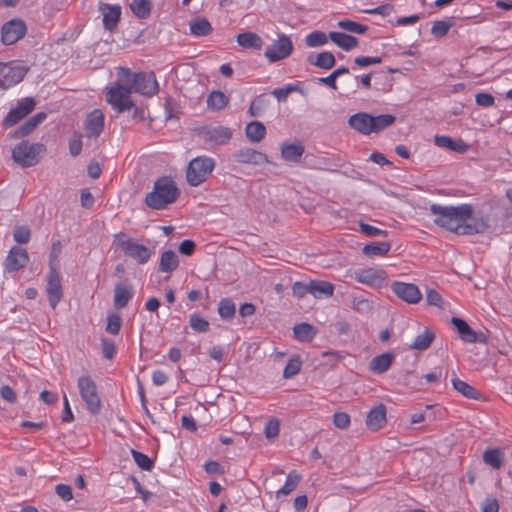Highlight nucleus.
I'll return each mask as SVG.
<instances>
[{
    "mask_svg": "<svg viewBox=\"0 0 512 512\" xmlns=\"http://www.w3.org/2000/svg\"><path fill=\"white\" fill-rule=\"evenodd\" d=\"M430 212L435 216L434 223L437 226L458 235L479 234L487 229V224L482 218L473 217V207L470 204H432Z\"/></svg>",
    "mask_w": 512,
    "mask_h": 512,
    "instance_id": "f257e3e1",
    "label": "nucleus"
},
{
    "mask_svg": "<svg viewBox=\"0 0 512 512\" xmlns=\"http://www.w3.org/2000/svg\"><path fill=\"white\" fill-rule=\"evenodd\" d=\"M180 196L175 181L171 177L163 176L154 182L153 189L145 197V204L154 210L165 209L174 203Z\"/></svg>",
    "mask_w": 512,
    "mask_h": 512,
    "instance_id": "f03ea898",
    "label": "nucleus"
},
{
    "mask_svg": "<svg viewBox=\"0 0 512 512\" xmlns=\"http://www.w3.org/2000/svg\"><path fill=\"white\" fill-rule=\"evenodd\" d=\"M117 77L125 84H129L132 92L146 97H152L158 92V83L154 73H134L129 68L120 67Z\"/></svg>",
    "mask_w": 512,
    "mask_h": 512,
    "instance_id": "7ed1b4c3",
    "label": "nucleus"
},
{
    "mask_svg": "<svg viewBox=\"0 0 512 512\" xmlns=\"http://www.w3.org/2000/svg\"><path fill=\"white\" fill-rule=\"evenodd\" d=\"M77 387L89 413L98 415L102 408V401L95 381L85 374L78 378Z\"/></svg>",
    "mask_w": 512,
    "mask_h": 512,
    "instance_id": "20e7f679",
    "label": "nucleus"
},
{
    "mask_svg": "<svg viewBox=\"0 0 512 512\" xmlns=\"http://www.w3.org/2000/svg\"><path fill=\"white\" fill-rule=\"evenodd\" d=\"M45 150V145L42 143L30 144L28 141H22L12 150V158L24 168L32 167L39 162Z\"/></svg>",
    "mask_w": 512,
    "mask_h": 512,
    "instance_id": "39448f33",
    "label": "nucleus"
},
{
    "mask_svg": "<svg viewBox=\"0 0 512 512\" xmlns=\"http://www.w3.org/2000/svg\"><path fill=\"white\" fill-rule=\"evenodd\" d=\"M215 167L214 159L199 156L192 159L186 170V179L189 185L196 187L202 184L212 173Z\"/></svg>",
    "mask_w": 512,
    "mask_h": 512,
    "instance_id": "423d86ee",
    "label": "nucleus"
},
{
    "mask_svg": "<svg viewBox=\"0 0 512 512\" xmlns=\"http://www.w3.org/2000/svg\"><path fill=\"white\" fill-rule=\"evenodd\" d=\"M131 88L117 77L116 82L109 88L106 94L107 102L118 112L131 110L134 106L131 100Z\"/></svg>",
    "mask_w": 512,
    "mask_h": 512,
    "instance_id": "0eeeda50",
    "label": "nucleus"
},
{
    "mask_svg": "<svg viewBox=\"0 0 512 512\" xmlns=\"http://www.w3.org/2000/svg\"><path fill=\"white\" fill-rule=\"evenodd\" d=\"M293 49L290 37L282 33L278 35L277 40L266 48L264 55L270 63H275L288 58Z\"/></svg>",
    "mask_w": 512,
    "mask_h": 512,
    "instance_id": "6e6552de",
    "label": "nucleus"
},
{
    "mask_svg": "<svg viewBox=\"0 0 512 512\" xmlns=\"http://www.w3.org/2000/svg\"><path fill=\"white\" fill-rule=\"evenodd\" d=\"M118 245L127 257L142 265L146 264L153 255V251L150 248L138 243L133 238L120 240Z\"/></svg>",
    "mask_w": 512,
    "mask_h": 512,
    "instance_id": "1a4fd4ad",
    "label": "nucleus"
},
{
    "mask_svg": "<svg viewBox=\"0 0 512 512\" xmlns=\"http://www.w3.org/2000/svg\"><path fill=\"white\" fill-rule=\"evenodd\" d=\"M27 73L23 66L0 62V88L7 89L21 82Z\"/></svg>",
    "mask_w": 512,
    "mask_h": 512,
    "instance_id": "9d476101",
    "label": "nucleus"
},
{
    "mask_svg": "<svg viewBox=\"0 0 512 512\" xmlns=\"http://www.w3.org/2000/svg\"><path fill=\"white\" fill-rule=\"evenodd\" d=\"M27 32L26 24L19 18L5 22L1 28V42L8 46L22 39Z\"/></svg>",
    "mask_w": 512,
    "mask_h": 512,
    "instance_id": "9b49d317",
    "label": "nucleus"
},
{
    "mask_svg": "<svg viewBox=\"0 0 512 512\" xmlns=\"http://www.w3.org/2000/svg\"><path fill=\"white\" fill-rule=\"evenodd\" d=\"M46 293L52 309H55L63 297L61 276L55 264H51L47 275Z\"/></svg>",
    "mask_w": 512,
    "mask_h": 512,
    "instance_id": "f8f14e48",
    "label": "nucleus"
},
{
    "mask_svg": "<svg viewBox=\"0 0 512 512\" xmlns=\"http://www.w3.org/2000/svg\"><path fill=\"white\" fill-rule=\"evenodd\" d=\"M36 102L32 97H26L19 101L17 105L12 108L5 119L3 120V126L9 128L17 124L27 115H29L35 108Z\"/></svg>",
    "mask_w": 512,
    "mask_h": 512,
    "instance_id": "ddd939ff",
    "label": "nucleus"
},
{
    "mask_svg": "<svg viewBox=\"0 0 512 512\" xmlns=\"http://www.w3.org/2000/svg\"><path fill=\"white\" fill-rule=\"evenodd\" d=\"M391 290L398 298L409 304H416L422 298V294L415 284L396 281L392 283Z\"/></svg>",
    "mask_w": 512,
    "mask_h": 512,
    "instance_id": "4468645a",
    "label": "nucleus"
},
{
    "mask_svg": "<svg viewBox=\"0 0 512 512\" xmlns=\"http://www.w3.org/2000/svg\"><path fill=\"white\" fill-rule=\"evenodd\" d=\"M98 10L103 15L104 29L113 32L121 19V6L119 4L100 3Z\"/></svg>",
    "mask_w": 512,
    "mask_h": 512,
    "instance_id": "2eb2a0df",
    "label": "nucleus"
},
{
    "mask_svg": "<svg viewBox=\"0 0 512 512\" xmlns=\"http://www.w3.org/2000/svg\"><path fill=\"white\" fill-rule=\"evenodd\" d=\"M29 262V255L26 249L13 246L5 259L4 267L8 272H15L24 268Z\"/></svg>",
    "mask_w": 512,
    "mask_h": 512,
    "instance_id": "dca6fc26",
    "label": "nucleus"
},
{
    "mask_svg": "<svg viewBox=\"0 0 512 512\" xmlns=\"http://www.w3.org/2000/svg\"><path fill=\"white\" fill-rule=\"evenodd\" d=\"M201 134L205 142L214 146H220L230 141L233 132L228 127L218 125L204 129Z\"/></svg>",
    "mask_w": 512,
    "mask_h": 512,
    "instance_id": "f3484780",
    "label": "nucleus"
},
{
    "mask_svg": "<svg viewBox=\"0 0 512 512\" xmlns=\"http://www.w3.org/2000/svg\"><path fill=\"white\" fill-rule=\"evenodd\" d=\"M233 159L239 164H250L254 166L269 163V159L266 154L249 147L237 150L233 154Z\"/></svg>",
    "mask_w": 512,
    "mask_h": 512,
    "instance_id": "a211bd4d",
    "label": "nucleus"
},
{
    "mask_svg": "<svg viewBox=\"0 0 512 512\" xmlns=\"http://www.w3.org/2000/svg\"><path fill=\"white\" fill-rule=\"evenodd\" d=\"M352 278L358 283L368 286H380L384 280L383 273L373 268L355 270Z\"/></svg>",
    "mask_w": 512,
    "mask_h": 512,
    "instance_id": "6ab92c4d",
    "label": "nucleus"
},
{
    "mask_svg": "<svg viewBox=\"0 0 512 512\" xmlns=\"http://www.w3.org/2000/svg\"><path fill=\"white\" fill-rule=\"evenodd\" d=\"M104 129V114L99 109L90 112L85 120V130L88 137L97 138Z\"/></svg>",
    "mask_w": 512,
    "mask_h": 512,
    "instance_id": "aec40b11",
    "label": "nucleus"
},
{
    "mask_svg": "<svg viewBox=\"0 0 512 512\" xmlns=\"http://www.w3.org/2000/svg\"><path fill=\"white\" fill-rule=\"evenodd\" d=\"M451 323L459 334L461 340L465 343H476L482 342V339L479 338V335L476 331H474L468 323L458 317H452Z\"/></svg>",
    "mask_w": 512,
    "mask_h": 512,
    "instance_id": "412c9836",
    "label": "nucleus"
},
{
    "mask_svg": "<svg viewBox=\"0 0 512 512\" xmlns=\"http://www.w3.org/2000/svg\"><path fill=\"white\" fill-rule=\"evenodd\" d=\"M371 121L372 115L366 112H358L350 116L348 124L355 131L363 135H370L372 133V129L370 128Z\"/></svg>",
    "mask_w": 512,
    "mask_h": 512,
    "instance_id": "4be33fe9",
    "label": "nucleus"
},
{
    "mask_svg": "<svg viewBox=\"0 0 512 512\" xmlns=\"http://www.w3.org/2000/svg\"><path fill=\"white\" fill-rule=\"evenodd\" d=\"M434 143L436 146L448 149L457 153H466L469 149V145L462 139L454 140L446 135H436L434 137Z\"/></svg>",
    "mask_w": 512,
    "mask_h": 512,
    "instance_id": "5701e85b",
    "label": "nucleus"
},
{
    "mask_svg": "<svg viewBox=\"0 0 512 512\" xmlns=\"http://www.w3.org/2000/svg\"><path fill=\"white\" fill-rule=\"evenodd\" d=\"M47 118L46 112H39L11 133V138H22L31 134Z\"/></svg>",
    "mask_w": 512,
    "mask_h": 512,
    "instance_id": "b1692460",
    "label": "nucleus"
},
{
    "mask_svg": "<svg viewBox=\"0 0 512 512\" xmlns=\"http://www.w3.org/2000/svg\"><path fill=\"white\" fill-rule=\"evenodd\" d=\"M386 423V408L379 404L372 408L366 417V425L370 430L376 431L382 428Z\"/></svg>",
    "mask_w": 512,
    "mask_h": 512,
    "instance_id": "393cba45",
    "label": "nucleus"
},
{
    "mask_svg": "<svg viewBox=\"0 0 512 512\" xmlns=\"http://www.w3.org/2000/svg\"><path fill=\"white\" fill-rule=\"evenodd\" d=\"M281 157L287 162L298 163L305 152V147L300 142L283 143L280 148Z\"/></svg>",
    "mask_w": 512,
    "mask_h": 512,
    "instance_id": "a878e982",
    "label": "nucleus"
},
{
    "mask_svg": "<svg viewBox=\"0 0 512 512\" xmlns=\"http://www.w3.org/2000/svg\"><path fill=\"white\" fill-rule=\"evenodd\" d=\"M133 295L134 291L130 285L118 283L114 289V306L117 309L126 307Z\"/></svg>",
    "mask_w": 512,
    "mask_h": 512,
    "instance_id": "bb28decb",
    "label": "nucleus"
},
{
    "mask_svg": "<svg viewBox=\"0 0 512 512\" xmlns=\"http://www.w3.org/2000/svg\"><path fill=\"white\" fill-rule=\"evenodd\" d=\"M310 294L315 298L331 297L334 293V285L328 281L310 280Z\"/></svg>",
    "mask_w": 512,
    "mask_h": 512,
    "instance_id": "cd10ccee",
    "label": "nucleus"
},
{
    "mask_svg": "<svg viewBox=\"0 0 512 512\" xmlns=\"http://www.w3.org/2000/svg\"><path fill=\"white\" fill-rule=\"evenodd\" d=\"M393 359L394 356L391 353H383L375 356L369 363V369L374 374H382L390 368Z\"/></svg>",
    "mask_w": 512,
    "mask_h": 512,
    "instance_id": "c85d7f7f",
    "label": "nucleus"
},
{
    "mask_svg": "<svg viewBox=\"0 0 512 512\" xmlns=\"http://www.w3.org/2000/svg\"><path fill=\"white\" fill-rule=\"evenodd\" d=\"M328 37L333 43L345 51H350L358 45V39L356 37L342 32H330Z\"/></svg>",
    "mask_w": 512,
    "mask_h": 512,
    "instance_id": "c756f323",
    "label": "nucleus"
},
{
    "mask_svg": "<svg viewBox=\"0 0 512 512\" xmlns=\"http://www.w3.org/2000/svg\"><path fill=\"white\" fill-rule=\"evenodd\" d=\"M307 62L316 67L328 70L335 66V57L331 52L325 51L317 55H309Z\"/></svg>",
    "mask_w": 512,
    "mask_h": 512,
    "instance_id": "7c9ffc66",
    "label": "nucleus"
},
{
    "mask_svg": "<svg viewBox=\"0 0 512 512\" xmlns=\"http://www.w3.org/2000/svg\"><path fill=\"white\" fill-rule=\"evenodd\" d=\"M179 266V258L173 250H166L162 253L158 270L164 273H171Z\"/></svg>",
    "mask_w": 512,
    "mask_h": 512,
    "instance_id": "2f4dec72",
    "label": "nucleus"
},
{
    "mask_svg": "<svg viewBox=\"0 0 512 512\" xmlns=\"http://www.w3.org/2000/svg\"><path fill=\"white\" fill-rule=\"evenodd\" d=\"M245 135L249 141L258 143L264 139L266 135V127L260 121H252L246 125Z\"/></svg>",
    "mask_w": 512,
    "mask_h": 512,
    "instance_id": "473e14b6",
    "label": "nucleus"
},
{
    "mask_svg": "<svg viewBox=\"0 0 512 512\" xmlns=\"http://www.w3.org/2000/svg\"><path fill=\"white\" fill-rule=\"evenodd\" d=\"M237 43L246 49L260 50L263 45L261 37L253 32L240 33L237 36Z\"/></svg>",
    "mask_w": 512,
    "mask_h": 512,
    "instance_id": "72a5a7b5",
    "label": "nucleus"
},
{
    "mask_svg": "<svg viewBox=\"0 0 512 512\" xmlns=\"http://www.w3.org/2000/svg\"><path fill=\"white\" fill-rule=\"evenodd\" d=\"M294 337L302 342H309L317 334V328L308 323L296 324L293 328Z\"/></svg>",
    "mask_w": 512,
    "mask_h": 512,
    "instance_id": "f704fd0d",
    "label": "nucleus"
},
{
    "mask_svg": "<svg viewBox=\"0 0 512 512\" xmlns=\"http://www.w3.org/2000/svg\"><path fill=\"white\" fill-rule=\"evenodd\" d=\"M505 454L499 448L487 449L483 453V461L493 469H500L504 463Z\"/></svg>",
    "mask_w": 512,
    "mask_h": 512,
    "instance_id": "c9c22d12",
    "label": "nucleus"
},
{
    "mask_svg": "<svg viewBox=\"0 0 512 512\" xmlns=\"http://www.w3.org/2000/svg\"><path fill=\"white\" fill-rule=\"evenodd\" d=\"M435 338V333L426 328L421 334H418L410 345V349L424 351L428 349Z\"/></svg>",
    "mask_w": 512,
    "mask_h": 512,
    "instance_id": "e433bc0d",
    "label": "nucleus"
},
{
    "mask_svg": "<svg viewBox=\"0 0 512 512\" xmlns=\"http://www.w3.org/2000/svg\"><path fill=\"white\" fill-rule=\"evenodd\" d=\"M390 249V242H371L363 247L362 252L368 257H377L387 255Z\"/></svg>",
    "mask_w": 512,
    "mask_h": 512,
    "instance_id": "4c0bfd02",
    "label": "nucleus"
},
{
    "mask_svg": "<svg viewBox=\"0 0 512 512\" xmlns=\"http://www.w3.org/2000/svg\"><path fill=\"white\" fill-rule=\"evenodd\" d=\"M129 8L137 18L147 19L151 14L152 2L150 0H132Z\"/></svg>",
    "mask_w": 512,
    "mask_h": 512,
    "instance_id": "58836bf2",
    "label": "nucleus"
},
{
    "mask_svg": "<svg viewBox=\"0 0 512 512\" xmlns=\"http://www.w3.org/2000/svg\"><path fill=\"white\" fill-rule=\"evenodd\" d=\"M189 26L190 33L197 37L207 36L212 32V26L206 18L198 17L193 19Z\"/></svg>",
    "mask_w": 512,
    "mask_h": 512,
    "instance_id": "ea45409f",
    "label": "nucleus"
},
{
    "mask_svg": "<svg viewBox=\"0 0 512 512\" xmlns=\"http://www.w3.org/2000/svg\"><path fill=\"white\" fill-rule=\"evenodd\" d=\"M396 121V117L391 114H381L377 116H372L371 126L372 133H378L391 125H393Z\"/></svg>",
    "mask_w": 512,
    "mask_h": 512,
    "instance_id": "a19ab883",
    "label": "nucleus"
},
{
    "mask_svg": "<svg viewBox=\"0 0 512 512\" xmlns=\"http://www.w3.org/2000/svg\"><path fill=\"white\" fill-rule=\"evenodd\" d=\"M236 313V305L231 298H223L218 303V314L223 320H231Z\"/></svg>",
    "mask_w": 512,
    "mask_h": 512,
    "instance_id": "79ce46f5",
    "label": "nucleus"
},
{
    "mask_svg": "<svg viewBox=\"0 0 512 512\" xmlns=\"http://www.w3.org/2000/svg\"><path fill=\"white\" fill-rule=\"evenodd\" d=\"M452 385L455 390H457L459 393H461L463 396L469 399H478L479 392L472 387L470 384L466 383L465 381H462L458 378L452 379Z\"/></svg>",
    "mask_w": 512,
    "mask_h": 512,
    "instance_id": "37998d69",
    "label": "nucleus"
},
{
    "mask_svg": "<svg viewBox=\"0 0 512 512\" xmlns=\"http://www.w3.org/2000/svg\"><path fill=\"white\" fill-rule=\"evenodd\" d=\"M189 325L196 333H206L210 329V323L199 313H192L189 319Z\"/></svg>",
    "mask_w": 512,
    "mask_h": 512,
    "instance_id": "c03bdc74",
    "label": "nucleus"
},
{
    "mask_svg": "<svg viewBox=\"0 0 512 512\" xmlns=\"http://www.w3.org/2000/svg\"><path fill=\"white\" fill-rule=\"evenodd\" d=\"M228 103V98L221 91H213L207 98V105L214 110L223 109Z\"/></svg>",
    "mask_w": 512,
    "mask_h": 512,
    "instance_id": "a18cd8bd",
    "label": "nucleus"
},
{
    "mask_svg": "<svg viewBox=\"0 0 512 512\" xmlns=\"http://www.w3.org/2000/svg\"><path fill=\"white\" fill-rule=\"evenodd\" d=\"M300 482V476L295 472L291 471L287 477L285 484L278 490L277 495H288L296 489Z\"/></svg>",
    "mask_w": 512,
    "mask_h": 512,
    "instance_id": "49530a36",
    "label": "nucleus"
},
{
    "mask_svg": "<svg viewBox=\"0 0 512 512\" xmlns=\"http://www.w3.org/2000/svg\"><path fill=\"white\" fill-rule=\"evenodd\" d=\"M131 455L133 460L137 464L139 468L144 471H151L154 467V462L151 458H149L146 454L139 452L135 449L131 450Z\"/></svg>",
    "mask_w": 512,
    "mask_h": 512,
    "instance_id": "de8ad7c7",
    "label": "nucleus"
},
{
    "mask_svg": "<svg viewBox=\"0 0 512 512\" xmlns=\"http://www.w3.org/2000/svg\"><path fill=\"white\" fill-rule=\"evenodd\" d=\"M328 37L324 32L313 31L309 33L305 38V43L308 47H320L327 43Z\"/></svg>",
    "mask_w": 512,
    "mask_h": 512,
    "instance_id": "09e8293b",
    "label": "nucleus"
},
{
    "mask_svg": "<svg viewBox=\"0 0 512 512\" xmlns=\"http://www.w3.org/2000/svg\"><path fill=\"white\" fill-rule=\"evenodd\" d=\"M302 362L298 356H294L289 359L288 363L286 364L284 371H283V377L285 379H289L297 375L301 370Z\"/></svg>",
    "mask_w": 512,
    "mask_h": 512,
    "instance_id": "8fccbe9b",
    "label": "nucleus"
},
{
    "mask_svg": "<svg viewBox=\"0 0 512 512\" xmlns=\"http://www.w3.org/2000/svg\"><path fill=\"white\" fill-rule=\"evenodd\" d=\"M338 26L343 30L356 34H364L368 31L367 26L349 19L340 20Z\"/></svg>",
    "mask_w": 512,
    "mask_h": 512,
    "instance_id": "3c124183",
    "label": "nucleus"
},
{
    "mask_svg": "<svg viewBox=\"0 0 512 512\" xmlns=\"http://www.w3.org/2000/svg\"><path fill=\"white\" fill-rule=\"evenodd\" d=\"M360 231L368 237H387L388 231L379 229L370 224L360 222L359 223Z\"/></svg>",
    "mask_w": 512,
    "mask_h": 512,
    "instance_id": "603ef678",
    "label": "nucleus"
},
{
    "mask_svg": "<svg viewBox=\"0 0 512 512\" xmlns=\"http://www.w3.org/2000/svg\"><path fill=\"white\" fill-rule=\"evenodd\" d=\"M352 308L359 313H369L372 310V303L362 296L354 297L352 300Z\"/></svg>",
    "mask_w": 512,
    "mask_h": 512,
    "instance_id": "864d4df0",
    "label": "nucleus"
},
{
    "mask_svg": "<svg viewBox=\"0 0 512 512\" xmlns=\"http://www.w3.org/2000/svg\"><path fill=\"white\" fill-rule=\"evenodd\" d=\"M121 317L118 314H110L107 317L106 331L110 334L117 335L121 329Z\"/></svg>",
    "mask_w": 512,
    "mask_h": 512,
    "instance_id": "5fc2aeb1",
    "label": "nucleus"
},
{
    "mask_svg": "<svg viewBox=\"0 0 512 512\" xmlns=\"http://www.w3.org/2000/svg\"><path fill=\"white\" fill-rule=\"evenodd\" d=\"M14 240L19 244H26L29 242L31 233L30 229L26 226H17L13 232Z\"/></svg>",
    "mask_w": 512,
    "mask_h": 512,
    "instance_id": "6e6d98bb",
    "label": "nucleus"
},
{
    "mask_svg": "<svg viewBox=\"0 0 512 512\" xmlns=\"http://www.w3.org/2000/svg\"><path fill=\"white\" fill-rule=\"evenodd\" d=\"M265 436L267 439H274L279 435L280 423L277 419H269L265 424Z\"/></svg>",
    "mask_w": 512,
    "mask_h": 512,
    "instance_id": "4d7b16f0",
    "label": "nucleus"
},
{
    "mask_svg": "<svg viewBox=\"0 0 512 512\" xmlns=\"http://www.w3.org/2000/svg\"><path fill=\"white\" fill-rule=\"evenodd\" d=\"M452 24L446 21H435L431 28V33L436 37H443L447 35L450 30Z\"/></svg>",
    "mask_w": 512,
    "mask_h": 512,
    "instance_id": "13d9d810",
    "label": "nucleus"
},
{
    "mask_svg": "<svg viewBox=\"0 0 512 512\" xmlns=\"http://www.w3.org/2000/svg\"><path fill=\"white\" fill-rule=\"evenodd\" d=\"M101 345H102L103 356L106 359L111 360L116 353V347H115L114 342L110 339L102 338Z\"/></svg>",
    "mask_w": 512,
    "mask_h": 512,
    "instance_id": "bf43d9fd",
    "label": "nucleus"
},
{
    "mask_svg": "<svg viewBox=\"0 0 512 512\" xmlns=\"http://www.w3.org/2000/svg\"><path fill=\"white\" fill-rule=\"evenodd\" d=\"M333 424L339 429H346L350 425V416L345 412H337L333 415Z\"/></svg>",
    "mask_w": 512,
    "mask_h": 512,
    "instance_id": "052dcab7",
    "label": "nucleus"
},
{
    "mask_svg": "<svg viewBox=\"0 0 512 512\" xmlns=\"http://www.w3.org/2000/svg\"><path fill=\"white\" fill-rule=\"evenodd\" d=\"M475 102L478 106H481V107H491L495 103V98L490 93L481 92V93L476 94Z\"/></svg>",
    "mask_w": 512,
    "mask_h": 512,
    "instance_id": "680f3d73",
    "label": "nucleus"
},
{
    "mask_svg": "<svg viewBox=\"0 0 512 512\" xmlns=\"http://www.w3.org/2000/svg\"><path fill=\"white\" fill-rule=\"evenodd\" d=\"M293 296L303 298L306 294H310L309 282L297 281L292 285Z\"/></svg>",
    "mask_w": 512,
    "mask_h": 512,
    "instance_id": "e2e57ef3",
    "label": "nucleus"
},
{
    "mask_svg": "<svg viewBox=\"0 0 512 512\" xmlns=\"http://www.w3.org/2000/svg\"><path fill=\"white\" fill-rule=\"evenodd\" d=\"M0 396L1 398L10 403V404H14L16 403L17 401V395H16V392L14 391V389L12 387H10L9 385H3L1 388H0Z\"/></svg>",
    "mask_w": 512,
    "mask_h": 512,
    "instance_id": "0e129e2a",
    "label": "nucleus"
},
{
    "mask_svg": "<svg viewBox=\"0 0 512 512\" xmlns=\"http://www.w3.org/2000/svg\"><path fill=\"white\" fill-rule=\"evenodd\" d=\"M204 470L210 475H222L225 472L222 465L219 462L213 460L205 463Z\"/></svg>",
    "mask_w": 512,
    "mask_h": 512,
    "instance_id": "69168bd1",
    "label": "nucleus"
},
{
    "mask_svg": "<svg viewBox=\"0 0 512 512\" xmlns=\"http://www.w3.org/2000/svg\"><path fill=\"white\" fill-rule=\"evenodd\" d=\"M56 494L64 501H70L73 498L72 488L66 484H58L55 487Z\"/></svg>",
    "mask_w": 512,
    "mask_h": 512,
    "instance_id": "338daca9",
    "label": "nucleus"
},
{
    "mask_svg": "<svg viewBox=\"0 0 512 512\" xmlns=\"http://www.w3.org/2000/svg\"><path fill=\"white\" fill-rule=\"evenodd\" d=\"M482 512H499V503L496 498L487 497L483 501Z\"/></svg>",
    "mask_w": 512,
    "mask_h": 512,
    "instance_id": "774afa93",
    "label": "nucleus"
}]
</instances>
